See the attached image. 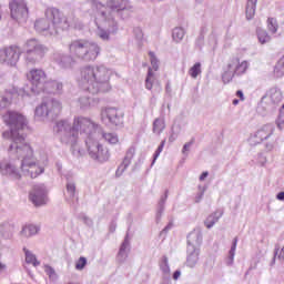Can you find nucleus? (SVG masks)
<instances>
[{
    "mask_svg": "<svg viewBox=\"0 0 284 284\" xmlns=\"http://www.w3.org/2000/svg\"><path fill=\"white\" fill-rule=\"evenodd\" d=\"M54 132L58 134L59 141L63 145H68L77 150L79 145V134L85 136V146L89 156L98 163H106L110 161V150L108 146L99 143L101 136L109 145H116L119 143V135L114 132H105L101 124L94 122L92 119L83 115L73 118V122L68 120H60L55 123Z\"/></svg>",
    "mask_w": 284,
    "mask_h": 284,
    "instance_id": "f257e3e1",
    "label": "nucleus"
},
{
    "mask_svg": "<svg viewBox=\"0 0 284 284\" xmlns=\"http://www.w3.org/2000/svg\"><path fill=\"white\" fill-rule=\"evenodd\" d=\"M132 12V7L128 0H108L106 6L93 1V21L97 26L95 36L101 41H112V37L119 33V21L115 14H121L122 19H128Z\"/></svg>",
    "mask_w": 284,
    "mask_h": 284,
    "instance_id": "f03ea898",
    "label": "nucleus"
},
{
    "mask_svg": "<svg viewBox=\"0 0 284 284\" xmlns=\"http://www.w3.org/2000/svg\"><path fill=\"white\" fill-rule=\"evenodd\" d=\"M69 52L70 54L61 52L53 54V63H55L60 70H74L77 59L85 61L87 63L97 61L99 54H101V47L92 40L78 39L70 42Z\"/></svg>",
    "mask_w": 284,
    "mask_h": 284,
    "instance_id": "7ed1b4c3",
    "label": "nucleus"
},
{
    "mask_svg": "<svg viewBox=\"0 0 284 284\" xmlns=\"http://www.w3.org/2000/svg\"><path fill=\"white\" fill-rule=\"evenodd\" d=\"M112 74V69L103 64H87L80 69L77 82L82 90H87V92L91 94L110 92V90H112L110 85Z\"/></svg>",
    "mask_w": 284,
    "mask_h": 284,
    "instance_id": "20e7f679",
    "label": "nucleus"
},
{
    "mask_svg": "<svg viewBox=\"0 0 284 284\" xmlns=\"http://www.w3.org/2000/svg\"><path fill=\"white\" fill-rule=\"evenodd\" d=\"M45 18L38 19L34 23L37 32L44 34V37H57L62 30H81L83 24L79 22V19L69 16L64 17L61 11L54 7H49L45 10Z\"/></svg>",
    "mask_w": 284,
    "mask_h": 284,
    "instance_id": "39448f33",
    "label": "nucleus"
},
{
    "mask_svg": "<svg viewBox=\"0 0 284 284\" xmlns=\"http://www.w3.org/2000/svg\"><path fill=\"white\" fill-rule=\"evenodd\" d=\"M10 156H16L20 160V170L24 176H30V179H37L45 172V165H48V156L44 155L41 160H37L34 156V151L30 144L22 145H10L9 146Z\"/></svg>",
    "mask_w": 284,
    "mask_h": 284,
    "instance_id": "423d86ee",
    "label": "nucleus"
},
{
    "mask_svg": "<svg viewBox=\"0 0 284 284\" xmlns=\"http://www.w3.org/2000/svg\"><path fill=\"white\" fill-rule=\"evenodd\" d=\"M3 121L10 128V131L2 133L3 139H11L10 145H26V136L21 134V130L28 128V119L20 112L9 111L3 115Z\"/></svg>",
    "mask_w": 284,
    "mask_h": 284,
    "instance_id": "0eeeda50",
    "label": "nucleus"
},
{
    "mask_svg": "<svg viewBox=\"0 0 284 284\" xmlns=\"http://www.w3.org/2000/svg\"><path fill=\"white\" fill-rule=\"evenodd\" d=\"M63 110L61 100L48 98L42 101L34 110V119L37 121H45L48 119H57Z\"/></svg>",
    "mask_w": 284,
    "mask_h": 284,
    "instance_id": "6e6552de",
    "label": "nucleus"
},
{
    "mask_svg": "<svg viewBox=\"0 0 284 284\" xmlns=\"http://www.w3.org/2000/svg\"><path fill=\"white\" fill-rule=\"evenodd\" d=\"M27 79L31 83V92L33 94H41V92L45 90V85L49 81L45 71L41 69H32L29 71Z\"/></svg>",
    "mask_w": 284,
    "mask_h": 284,
    "instance_id": "1a4fd4ad",
    "label": "nucleus"
},
{
    "mask_svg": "<svg viewBox=\"0 0 284 284\" xmlns=\"http://www.w3.org/2000/svg\"><path fill=\"white\" fill-rule=\"evenodd\" d=\"M21 158H18V160H10L0 162V174L2 176H7V179H10V181H21V172L19 171V168L21 169Z\"/></svg>",
    "mask_w": 284,
    "mask_h": 284,
    "instance_id": "9d476101",
    "label": "nucleus"
},
{
    "mask_svg": "<svg viewBox=\"0 0 284 284\" xmlns=\"http://www.w3.org/2000/svg\"><path fill=\"white\" fill-rule=\"evenodd\" d=\"M9 8L14 21H18V23H26L28 21L29 11L26 0H11Z\"/></svg>",
    "mask_w": 284,
    "mask_h": 284,
    "instance_id": "9b49d317",
    "label": "nucleus"
},
{
    "mask_svg": "<svg viewBox=\"0 0 284 284\" xmlns=\"http://www.w3.org/2000/svg\"><path fill=\"white\" fill-rule=\"evenodd\" d=\"M19 97H21V99H26V97H28L24 89L12 87L7 89L3 93H0V111L6 110V108H10L12 100L19 99Z\"/></svg>",
    "mask_w": 284,
    "mask_h": 284,
    "instance_id": "f8f14e48",
    "label": "nucleus"
},
{
    "mask_svg": "<svg viewBox=\"0 0 284 284\" xmlns=\"http://www.w3.org/2000/svg\"><path fill=\"white\" fill-rule=\"evenodd\" d=\"M101 120L103 123H110L111 125H115V128H121L123 125V111L116 108H105L101 112Z\"/></svg>",
    "mask_w": 284,
    "mask_h": 284,
    "instance_id": "ddd939ff",
    "label": "nucleus"
},
{
    "mask_svg": "<svg viewBox=\"0 0 284 284\" xmlns=\"http://www.w3.org/2000/svg\"><path fill=\"white\" fill-rule=\"evenodd\" d=\"M29 199L36 207L48 205V187L44 184H37L29 194Z\"/></svg>",
    "mask_w": 284,
    "mask_h": 284,
    "instance_id": "4468645a",
    "label": "nucleus"
},
{
    "mask_svg": "<svg viewBox=\"0 0 284 284\" xmlns=\"http://www.w3.org/2000/svg\"><path fill=\"white\" fill-rule=\"evenodd\" d=\"M20 57L21 48L17 45H11L0 51V63H4L6 65L11 67L17 65V63H19Z\"/></svg>",
    "mask_w": 284,
    "mask_h": 284,
    "instance_id": "2eb2a0df",
    "label": "nucleus"
},
{
    "mask_svg": "<svg viewBox=\"0 0 284 284\" xmlns=\"http://www.w3.org/2000/svg\"><path fill=\"white\" fill-rule=\"evenodd\" d=\"M149 57L152 69H149V73L145 80V88L146 90H152V85H154V81H156V74L154 72L159 70V60L156 59V55L152 51L149 52Z\"/></svg>",
    "mask_w": 284,
    "mask_h": 284,
    "instance_id": "dca6fc26",
    "label": "nucleus"
},
{
    "mask_svg": "<svg viewBox=\"0 0 284 284\" xmlns=\"http://www.w3.org/2000/svg\"><path fill=\"white\" fill-rule=\"evenodd\" d=\"M239 65V58H233L224 68V72L222 74L223 83H230L234 77H236V67Z\"/></svg>",
    "mask_w": 284,
    "mask_h": 284,
    "instance_id": "f3484780",
    "label": "nucleus"
},
{
    "mask_svg": "<svg viewBox=\"0 0 284 284\" xmlns=\"http://www.w3.org/2000/svg\"><path fill=\"white\" fill-rule=\"evenodd\" d=\"M24 52H48V48L37 39H29L24 43Z\"/></svg>",
    "mask_w": 284,
    "mask_h": 284,
    "instance_id": "a211bd4d",
    "label": "nucleus"
},
{
    "mask_svg": "<svg viewBox=\"0 0 284 284\" xmlns=\"http://www.w3.org/2000/svg\"><path fill=\"white\" fill-rule=\"evenodd\" d=\"M43 92H47V94H63V82L59 80H48Z\"/></svg>",
    "mask_w": 284,
    "mask_h": 284,
    "instance_id": "6ab92c4d",
    "label": "nucleus"
},
{
    "mask_svg": "<svg viewBox=\"0 0 284 284\" xmlns=\"http://www.w3.org/2000/svg\"><path fill=\"white\" fill-rule=\"evenodd\" d=\"M24 61L28 65H34V63H39L45 57L43 52L37 51H24Z\"/></svg>",
    "mask_w": 284,
    "mask_h": 284,
    "instance_id": "aec40b11",
    "label": "nucleus"
},
{
    "mask_svg": "<svg viewBox=\"0 0 284 284\" xmlns=\"http://www.w3.org/2000/svg\"><path fill=\"white\" fill-rule=\"evenodd\" d=\"M128 254H130V240L128 239V235H126L120 246V250L116 256L119 263H125V261H128Z\"/></svg>",
    "mask_w": 284,
    "mask_h": 284,
    "instance_id": "412c9836",
    "label": "nucleus"
},
{
    "mask_svg": "<svg viewBox=\"0 0 284 284\" xmlns=\"http://www.w3.org/2000/svg\"><path fill=\"white\" fill-rule=\"evenodd\" d=\"M274 132V126L266 124L261 130L257 131L256 138L260 141H265L266 139H270Z\"/></svg>",
    "mask_w": 284,
    "mask_h": 284,
    "instance_id": "4be33fe9",
    "label": "nucleus"
},
{
    "mask_svg": "<svg viewBox=\"0 0 284 284\" xmlns=\"http://www.w3.org/2000/svg\"><path fill=\"white\" fill-rule=\"evenodd\" d=\"M39 230H41V229L38 225L26 224L21 230V234H22V236L30 239V236H34V235L39 234Z\"/></svg>",
    "mask_w": 284,
    "mask_h": 284,
    "instance_id": "5701e85b",
    "label": "nucleus"
},
{
    "mask_svg": "<svg viewBox=\"0 0 284 284\" xmlns=\"http://www.w3.org/2000/svg\"><path fill=\"white\" fill-rule=\"evenodd\" d=\"M67 199L69 201L77 199V182L74 180H67Z\"/></svg>",
    "mask_w": 284,
    "mask_h": 284,
    "instance_id": "b1692460",
    "label": "nucleus"
},
{
    "mask_svg": "<svg viewBox=\"0 0 284 284\" xmlns=\"http://www.w3.org/2000/svg\"><path fill=\"white\" fill-rule=\"evenodd\" d=\"M0 236L6 241L12 239V226L8 222L0 223Z\"/></svg>",
    "mask_w": 284,
    "mask_h": 284,
    "instance_id": "393cba45",
    "label": "nucleus"
},
{
    "mask_svg": "<svg viewBox=\"0 0 284 284\" xmlns=\"http://www.w3.org/2000/svg\"><path fill=\"white\" fill-rule=\"evenodd\" d=\"M97 103L98 101L94 98L88 95H83L79 99L81 110H88V108H92V105H97Z\"/></svg>",
    "mask_w": 284,
    "mask_h": 284,
    "instance_id": "a878e982",
    "label": "nucleus"
},
{
    "mask_svg": "<svg viewBox=\"0 0 284 284\" xmlns=\"http://www.w3.org/2000/svg\"><path fill=\"white\" fill-rule=\"evenodd\" d=\"M23 252L26 254V263H28L29 265H33V267H39V265H41V262L37 260V255H34L27 248H23Z\"/></svg>",
    "mask_w": 284,
    "mask_h": 284,
    "instance_id": "bb28decb",
    "label": "nucleus"
},
{
    "mask_svg": "<svg viewBox=\"0 0 284 284\" xmlns=\"http://www.w3.org/2000/svg\"><path fill=\"white\" fill-rule=\"evenodd\" d=\"M258 0H248L246 3V19H254V14H256V3Z\"/></svg>",
    "mask_w": 284,
    "mask_h": 284,
    "instance_id": "cd10ccee",
    "label": "nucleus"
},
{
    "mask_svg": "<svg viewBox=\"0 0 284 284\" xmlns=\"http://www.w3.org/2000/svg\"><path fill=\"white\" fill-rule=\"evenodd\" d=\"M247 68H250V63H247V61H242L241 59L237 58V65H236V71L235 74L239 77L241 74H245V72H247Z\"/></svg>",
    "mask_w": 284,
    "mask_h": 284,
    "instance_id": "c85d7f7f",
    "label": "nucleus"
},
{
    "mask_svg": "<svg viewBox=\"0 0 284 284\" xmlns=\"http://www.w3.org/2000/svg\"><path fill=\"white\" fill-rule=\"evenodd\" d=\"M267 30L271 31L272 34H276L278 32V21L276 18H268L266 21Z\"/></svg>",
    "mask_w": 284,
    "mask_h": 284,
    "instance_id": "c756f323",
    "label": "nucleus"
},
{
    "mask_svg": "<svg viewBox=\"0 0 284 284\" xmlns=\"http://www.w3.org/2000/svg\"><path fill=\"white\" fill-rule=\"evenodd\" d=\"M165 130V121L163 119H156L153 123V132L155 134H161Z\"/></svg>",
    "mask_w": 284,
    "mask_h": 284,
    "instance_id": "7c9ffc66",
    "label": "nucleus"
},
{
    "mask_svg": "<svg viewBox=\"0 0 284 284\" xmlns=\"http://www.w3.org/2000/svg\"><path fill=\"white\" fill-rule=\"evenodd\" d=\"M274 74L276 77H284V55L277 61L274 68Z\"/></svg>",
    "mask_w": 284,
    "mask_h": 284,
    "instance_id": "2f4dec72",
    "label": "nucleus"
},
{
    "mask_svg": "<svg viewBox=\"0 0 284 284\" xmlns=\"http://www.w3.org/2000/svg\"><path fill=\"white\" fill-rule=\"evenodd\" d=\"M183 37H185V31L182 28H175L172 33L173 41L179 43L183 41Z\"/></svg>",
    "mask_w": 284,
    "mask_h": 284,
    "instance_id": "473e14b6",
    "label": "nucleus"
},
{
    "mask_svg": "<svg viewBox=\"0 0 284 284\" xmlns=\"http://www.w3.org/2000/svg\"><path fill=\"white\" fill-rule=\"evenodd\" d=\"M128 168H130V164L128 163V161H123L115 171L116 179L123 176V173L125 172V170H128Z\"/></svg>",
    "mask_w": 284,
    "mask_h": 284,
    "instance_id": "72a5a7b5",
    "label": "nucleus"
},
{
    "mask_svg": "<svg viewBox=\"0 0 284 284\" xmlns=\"http://www.w3.org/2000/svg\"><path fill=\"white\" fill-rule=\"evenodd\" d=\"M190 77H192V79H196V77H199V74H201V64L200 62L195 63L189 71Z\"/></svg>",
    "mask_w": 284,
    "mask_h": 284,
    "instance_id": "f704fd0d",
    "label": "nucleus"
},
{
    "mask_svg": "<svg viewBox=\"0 0 284 284\" xmlns=\"http://www.w3.org/2000/svg\"><path fill=\"white\" fill-rule=\"evenodd\" d=\"M44 272H45L47 276H49V278L51 281H57V272H54V268H52L51 266L47 265V266H44Z\"/></svg>",
    "mask_w": 284,
    "mask_h": 284,
    "instance_id": "c9c22d12",
    "label": "nucleus"
},
{
    "mask_svg": "<svg viewBox=\"0 0 284 284\" xmlns=\"http://www.w3.org/2000/svg\"><path fill=\"white\" fill-rule=\"evenodd\" d=\"M136 150L134 148H130L128 151H126V154L124 156V160L123 161H126V163H132V159H134V154H135Z\"/></svg>",
    "mask_w": 284,
    "mask_h": 284,
    "instance_id": "e433bc0d",
    "label": "nucleus"
},
{
    "mask_svg": "<svg viewBox=\"0 0 284 284\" xmlns=\"http://www.w3.org/2000/svg\"><path fill=\"white\" fill-rule=\"evenodd\" d=\"M257 38H258V41L260 43L264 44V43H268L270 41V34L267 33V31H261L258 34H257Z\"/></svg>",
    "mask_w": 284,
    "mask_h": 284,
    "instance_id": "4c0bfd02",
    "label": "nucleus"
},
{
    "mask_svg": "<svg viewBox=\"0 0 284 284\" xmlns=\"http://www.w3.org/2000/svg\"><path fill=\"white\" fill-rule=\"evenodd\" d=\"M85 265H88V260L85 257H80L77 262H75V270H83L85 267Z\"/></svg>",
    "mask_w": 284,
    "mask_h": 284,
    "instance_id": "58836bf2",
    "label": "nucleus"
},
{
    "mask_svg": "<svg viewBox=\"0 0 284 284\" xmlns=\"http://www.w3.org/2000/svg\"><path fill=\"white\" fill-rule=\"evenodd\" d=\"M219 221V217H214L213 215H210L206 221H205V225L207 227V230H210L211 227H214V224Z\"/></svg>",
    "mask_w": 284,
    "mask_h": 284,
    "instance_id": "ea45409f",
    "label": "nucleus"
},
{
    "mask_svg": "<svg viewBox=\"0 0 284 284\" xmlns=\"http://www.w3.org/2000/svg\"><path fill=\"white\" fill-rule=\"evenodd\" d=\"M160 267L164 272H170V265L168 264V256H163L160 261Z\"/></svg>",
    "mask_w": 284,
    "mask_h": 284,
    "instance_id": "a19ab883",
    "label": "nucleus"
},
{
    "mask_svg": "<svg viewBox=\"0 0 284 284\" xmlns=\"http://www.w3.org/2000/svg\"><path fill=\"white\" fill-rule=\"evenodd\" d=\"M163 148H165V140H163L161 142V144L158 146V149L153 155V163H154V161H156V159H159V155L161 154V152H163Z\"/></svg>",
    "mask_w": 284,
    "mask_h": 284,
    "instance_id": "79ce46f5",
    "label": "nucleus"
},
{
    "mask_svg": "<svg viewBox=\"0 0 284 284\" xmlns=\"http://www.w3.org/2000/svg\"><path fill=\"white\" fill-rule=\"evenodd\" d=\"M275 256H277L278 261H284V246L275 251Z\"/></svg>",
    "mask_w": 284,
    "mask_h": 284,
    "instance_id": "37998d69",
    "label": "nucleus"
},
{
    "mask_svg": "<svg viewBox=\"0 0 284 284\" xmlns=\"http://www.w3.org/2000/svg\"><path fill=\"white\" fill-rule=\"evenodd\" d=\"M236 243H239V239L235 237L234 241H233V245L231 247V251H230V254L232 256H234V252H236Z\"/></svg>",
    "mask_w": 284,
    "mask_h": 284,
    "instance_id": "c03bdc74",
    "label": "nucleus"
},
{
    "mask_svg": "<svg viewBox=\"0 0 284 284\" xmlns=\"http://www.w3.org/2000/svg\"><path fill=\"white\" fill-rule=\"evenodd\" d=\"M236 97H239L240 101H245V95L243 94V91H236Z\"/></svg>",
    "mask_w": 284,
    "mask_h": 284,
    "instance_id": "a18cd8bd",
    "label": "nucleus"
},
{
    "mask_svg": "<svg viewBox=\"0 0 284 284\" xmlns=\"http://www.w3.org/2000/svg\"><path fill=\"white\" fill-rule=\"evenodd\" d=\"M110 232H116V223L115 222H112L110 224Z\"/></svg>",
    "mask_w": 284,
    "mask_h": 284,
    "instance_id": "49530a36",
    "label": "nucleus"
},
{
    "mask_svg": "<svg viewBox=\"0 0 284 284\" xmlns=\"http://www.w3.org/2000/svg\"><path fill=\"white\" fill-rule=\"evenodd\" d=\"M277 128H280V130H283L284 128V121L281 122V118L277 120Z\"/></svg>",
    "mask_w": 284,
    "mask_h": 284,
    "instance_id": "de8ad7c7",
    "label": "nucleus"
},
{
    "mask_svg": "<svg viewBox=\"0 0 284 284\" xmlns=\"http://www.w3.org/2000/svg\"><path fill=\"white\" fill-rule=\"evenodd\" d=\"M276 199H277V201H284V192H280V193L276 195Z\"/></svg>",
    "mask_w": 284,
    "mask_h": 284,
    "instance_id": "09e8293b",
    "label": "nucleus"
},
{
    "mask_svg": "<svg viewBox=\"0 0 284 284\" xmlns=\"http://www.w3.org/2000/svg\"><path fill=\"white\" fill-rule=\"evenodd\" d=\"M207 172H203L201 175H200V181H205V179H207Z\"/></svg>",
    "mask_w": 284,
    "mask_h": 284,
    "instance_id": "8fccbe9b",
    "label": "nucleus"
},
{
    "mask_svg": "<svg viewBox=\"0 0 284 284\" xmlns=\"http://www.w3.org/2000/svg\"><path fill=\"white\" fill-rule=\"evenodd\" d=\"M191 145H192L191 143L184 144V146H183V152H187V150H190V146H191Z\"/></svg>",
    "mask_w": 284,
    "mask_h": 284,
    "instance_id": "3c124183",
    "label": "nucleus"
},
{
    "mask_svg": "<svg viewBox=\"0 0 284 284\" xmlns=\"http://www.w3.org/2000/svg\"><path fill=\"white\" fill-rule=\"evenodd\" d=\"M179 276H181V272L175 271L173 274V278L176 281L179 278Z\"/></svg>",
    "mask_w": 284,
    "mask_h": 284,
    "instance_id": "603ef678",
    "label": "nucleus"
},
{
    "mask_svg": "<svg viewBox=\"0 0 284 284\" xmlns=\"http://www.w3.org/2000/svg\"><path fill=\"white\" fill-rule=\"evenodd\" d=\"M87 224H88V225H92V220L87 219Z\"/></svg>",
    "mask_w": 284,
    "mask_h": 284,
    "instance_id": "864d4df0",
    "label": "nucleus"
},
{
    "mask_svg": "<svg viewBox=\"0 0 284 284\" xmlns=\"http://www.w3.org/2000/svg\"><path fill=\"white\" fill-rule=\"evenodd\" d=\"M233 105H239V100H233Z\"/></svg>",
    "mask_w": 284,
    "mask_h": 284,
    "instance_id": "5fc2aeb1",
    "label": "nucleus"
},
{
    "mask_svg": "<svg viewBox=\"0 0 284 284\" xmlns=\"http://www.w3.org/2000/svg\"><path fill=\"white\" fill-rule=\"evenodd\" d=\"M283 110H284V103H283V105H282V110H280V112H283Z\"/></svg>",
    "mask_w": 284,
    "mask_h": 284,
    "instance_id": "6e6d98bb",
    "label": "nucleus"
},
{
    "mask_svg": "<svg viewBox=\"0 0 284 284\" xmlns=\"http://www.w3.org/2000/svg\"><path fill=\"white\" fill-rule=\"evenodd\" d=\"M165 199H168V191H165Z\"/></svg>",
    "mask_w": 284,
    "mask_h": 284,
    "instance_id": "4d7b16f0",
    "label": "nucleus"
},
{
    "mask_svg": "<svg viewBox=\"0 0 284 284\" xmlns=\"http://www.w3.org/2000/svg\"><path fill=\"white\" fill-rule=\"evenodd\" d=\"M134 171H136V166H135V168H133V172H134Z\"/></svg>",
    "mask_w": 284,
    "mask_h": 284,
    "instance_id": "13d9d810",
    "label": "nucleus"
}]
</instances>
